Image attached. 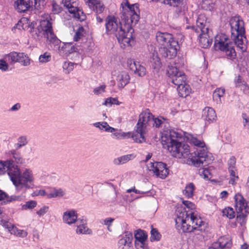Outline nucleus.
<instances>
[{
    "label": "nucleus",
    "instance_id": "f257e3e1",
    "mask_svg": "<svg viewBox=\"0 0 249 249\" xmlns=\"http://www.w3.org/2000/svg\"><path fill=\"white\" fill-rule=\"evenodd\" d=\"M121 5L124 25L114 16H108L105 19L106 32L108 34H114L119 43L124 46H129L133 39L134 30L132 26L136 25L140 19L139 4H130L128 0H124Z\"/></svg>",
    "mask_w": 249,
    "mask_h": 249
},
{
    "label": "nucleus",
    "instance_id": "f03ea898",
    "mask_svg": "<svg viewBox=\"0 0 249 249\" xmlns=\"http://www.w3.org/2000/svg\"><path fill=\"white\" fill-rule=\"evenodd\" d=\"M182 139L181 134L170 130L163 134L161 143L163 147L167 148L173 156L188 158L196 167L206 165L213 160V157L208 154L206 147L197 148L196 151L190 153L189 145L182 142Z\"/></svg>",
    "mask_w": 249,
    "mask_h": 249
},
{
    "label": "nucleus",
    "instance_id": "7ed1b4c3",
    "mask_svg": "<svg viewBox=\"0 0 249 249\" xmlns=\"http://www.w3.org/2000/svg\"><path fill=\"white\" fill-rule=\"evenodd\" d=\"M177 218L175 220L177 228L182 230V232H190L196 231L195 234L199 235L201 239L204 236L198 231L205 232L208 224L203 221L199 216L195 214L194 213H188L184 208H178L176 211Z\"/></svg>",
    "mask_w": 249,
    "mask_h": 249
},
{
    "label": "nucleus",
    "instance_id": "20e7f679",
    "mask_svg": "<svg viewBox=\"0 0 249 249\" xmlns=\"http://www.w3.org/2000/svg\"><path fill=\"white\" fill-rule=\"evenodd\" d=\"M156 38L157 42L162 46L159 49V53L162 57L171 59L176 56L179 48L178 43L174 39L172 34L157 32Z\"/></svg>",
    "mask_w": 249,
    "mask_h": 249
},
{
    "label": "nucleus",
    "instance_id": "39448f33",
    "mask_svg": "<svg viewBox=\"0 0 249 249\" xmlns=\"http://www.w3.org/2000/svg\"><path fill=\"white\" fill-rule=\"evenodd\" d=\"M11 178L14 185L18 190L22 188L26 189L31 188L34 185V177L32 171L30 169H25L22 173H20L19 169L16 165Z\"/></svg>",
    "mask_w": 249,
    "mask_h": 249
},
{
    "label": "nucleus",
    "instance_id": "423d86ee",
    "mask_svg": "<svg viewBox=\"0 0 249 249\" xmlns=\"http://www.w3.org/2000/svg\"><path fill=\"white\" fill-rule=\"evenodd\" d=\"M214 46L215 50L225 53L228 59L233 60L236 56L234 44L225 34L217 35L215 37Z\"/></svg>",
    "mask_w": 249,
    "mask_h": 249
},
{
    "label": "nucleus",
    "instance_id": "0eeeda50",
    "mask_svg": "<svg viewBox=\"0 0 249 249\" xmlns=\"http://www.w3.org/2000/svg\"><path fill=\"white\" fill-rule=\"evenodd\" d=\"M51 19L50 17L48 15L46 16L45 18H42L40 21L39 27L43 36L50 43L53 44L54 46H58L60 44L61 41L53 33Z\"/></svg>",
    "mask_w": 249,
    "mask_h": 249
},
{
    "label": "nucleus",
    "instance_id": "6e6552de",
    "mask_svg": "<svg viewBox=\"0 0 249 249\" xmlns=\"http://www.w3.org/2000/svg\"><path fill=\"white\" fill-rule=\"evenodd\" d=\"M35 23L34 22L30 23L27 18H23L16 24V28L19 30L21 28L24 30H28L34 38H39V37L43 36V34L39 26L37 28H35Z\"/></svg>",
    "mask_w": 249,
    "mask_h": 249
},
{
    "label": "nucleus",
    "instance_id": "1a4fd4ad",
    "mask_svg": "<svg viewBox=\"0 0 249 249\" xmlns=\"http://www.w3.org/2000/svg\"><path fill=\"white\" fill-rule=\"evenodd\" d=\"M152 115L153 114L148 109L140 114L139 119L136 126L138 132H146L149 128L151 127Z\"/></svg>",
    "mask_w": 249,
    "mask_h": 249
},
{
    "label": "nucleus",
    "instance_id": "9d476101",
    "mask_svg": "<svg viewBox=\"0 0 249 249\" xmlns=\"http://www.w3.org/2000/svg\"><path fill=\"white\" fill-rule=\"evenodd\" d=\"M62 3L72 14V16L80 21H84L86 18L83 11L78 8V1L77 0H62Z\"/></svg>",
    "mask_w": 249,
    "mask_h": 249
},
{
    "label": "nucleus",
    "instance_id": "9b49d317",
    "mask_svg": "<svg viewBox=\"0 0 249 249\" xmlns=\"http://www.w3.org/2000/svg\"><path fill=\"white\" fill-rule=\"evenodd\" d=\"M167 74L173 84L177 86L185 83L186 76L184 73L178 70L177 67L169 66L167 70Z\"/></svg>",
    "mask_w": 249,
    "mask_h": 249
},
{
    "label": "nucleus",
    "instance_id": "f8f14e48",
    "mask_svg": "<svg viewBox=\"0 0 249 249\" xmlns=\"http://www.w3.org/2000/svg\"><path fill=\"white\" fill-rule=\"evenodd\" d=\"M148 169L152 171L155 174L161 178H165L169 173L166 164L162 162H151L148 165Z\"/></svg>",
    "mask_w": 249,
    "mask_h": 249
},
{
    "label": "nucleus",
    "instance_id": "ddd939ff",
    "mask_svg": "<svg viewBox=\"0 0 249 249\" xmlns=\"http://www.w3.org/2000/svg\"><path fill=\"white\" fill-rule=\"evenodd\" d=\"M230 25L231 29V36H236L239 34L243 35L245 34L244 21L240 19L239 17H232L230 20Z\"/></svg>",
    "mask_w": 249,
    "mask_h": 249
},
{
    "label": "nucleus",
    "instance_id": "4468645a",
    "mask_svg": "<svg viewBox=\"0 0 249 249\" xmlns=\"http://www.w3.org/2000/svg\"><path fill=\"white\" fill-rule=\"evenodd\" d=\"M148 235L143 230L139 229L135 231V247L136 249L142 248L143 249L148 248Z\"/></svg>",
    "mask_w": 249,
    "mask_h": 249
},
{
    "label": "nucleus",
    "instance_id": "2eb2a0df",
    "mask_svg": "<svg viewBox=\"0 0 249 249\" xmlns=\"http://www.w3.org/2000/svg\"><path fill=\"white\" fill-rule=\"evenodd\" d=\"M206 17L203 14H200L198 16L196 21V27L192 26L190 28L195 31L196 32L199 33H208L209 31V25L207 23ZM187 28H190L187 27Z\"/></svg>",
    "mask_w": 249,
    "mask_h": 249
},
{
    "label": "nucleus",
    "instance_id": "dca6fc26",
    "mask_svg": "<svg viewBox=\"0 0 249 249\" xmlns=\"http://www.w3.org/2000/svg\"><path fill=\"white\" fill-rule=\"evenodd\" d=\"M16 165L12 160H8L4 161H0V175L7 173L10 179L15 170Z\"/></svg>",
    "mask_w": 249,
    "mask_h": 249
},
{
    "label": "nucleus",
    "instance_id": "f3484780",
    "mask_svg": "<svg viewBox=\"0 0 249 249\" xmlns=\"http://www.w3.org/2000/svg\"><path fill=\"white\" fill-rule=\"evenodd\" d=\"M127 65L131 71H133L135 74H137L140 76H144L146 73L145 68L141 65L139 63H136L131 59H127Z\"/></svg>",
    "mask_w": 249,
    "mask_h": 249
},
{
    "label": "nucleus",
    "instance_id": "a211bd4d",
    "mask_svg": "<svg viewBox=\"0 0 249 249\" xmlns=\"http://www.w3.org/2000/svg\"><path fill=\"white\" fill-rule=\"evenodd\" d=\"M234 206L237 212V213H239L244 210L246 212V208L247 207V203L246 200L244 198L243 196L239 194H236L234 197Z\"/></svg>",
    "mask_w": 249,
    "mask_h": 249
},
{
    "label": "nucleus",
    "instance_id": "6ab92c4d",
    "mask_svg": "<svg viewBox=\"0 0 249 249\" xmlns=\"http://www.w3.org/2000/svg\"><path fill=\"white\" fill-rule=\"evenodd\" d=\"M14 7L18 12H24L34 8L32 0H17L14 2Z\"/></svg>",
    "mask_w": 249,
    "mask_h": 249
},
{
    "label": "nucleus",
    "instance_id": "aec40b11",
    "mask_svg": "<svg viewBox=\"0 0 249 249\" xmlns=\"http://www.w3.org/2000/svg\"><path fill=\"white\" fill-rule=\"evenodd\" d=\"M216 117L214 110L210 107H206L202 113V118L204 120L206 125L213 122Z\"/></svg>",
    "mask_w": 249,
    "mask_h": 249
},
{
    "label": "nucleus",
    "instance_id": "412c9836",
    "mask_svg": "<svg viewBox=\"0 0 249 249\" xmlns=\"http://www.w3.org/2000/svg\"><path fill=\"white\" fill-rule=\"evenodd\" d=\"M232 243L231 240L226 237L219 238L217 242H214L208 249H230L231 247Z\"/></svg>",
    "mask_w": 249,
    "mask_h": 249
},
{
    "label": "nucleus",
    "instance_id": "4be33fe9",
    "mask_svg": "<svg viewBox=\"0 0 249 249\" xmlns=\"http://www.w3.org/2000/svg\"><path fill=\"white\" fill-rule=\"evenodd\" d=\"M85 2L97 14H101L105 10L104 4L99 0H85Z\"/></svg>",
    "mask_w": 249,
    "mask_h": 249
},
{
    "label": "nucleus",
    "instance_id": "5701e85b",
    "mask_svg": "<svg viewBox=\"0 0 249 249\" xmlns=\"http://www.w3.org/2000/svg\"><path fill=\"white\" fill-rule=\"evenodd\" d=\"M62 49H64L66 53L69 54L76 53V55L79 57V54L81 53L80 51H83V48L80 46L78 45L77 44L73 45L72 43H66L64 44L62 47Z\"/></svg>",
    "mask_w": 249,
    "mask_h": 249
},
{
    "label": "nucleus",
    "instance_id": "b1692460",
    "mask_svg": "<svg viewBox=\"0 0 249 249\" xmlns=\"http://www.w3.org/2000/svg\"><path fill=\"white\" fill-rule=\"evenodd\" d=\"M125 236L118 241V246L119 248L123 249L124 247L130 248L132 245V241L133 240V234L130 231H126L124 232Z\"/></svg>",
    "mask_w": 249,
    "mask_h": 249
},
{
    "label": "nucleus",
    "instance_id": "393cba45",
    "mask_svg": "<svg viewBox=\"0 0 249 249\" xmlns=\"http://www.w3.org/2000/svg\"><path fill=\"white\" fill-rule=\"evenodd\" d=\"M77 215L74 210L68 211L64 213L63 221L67 224L71 225L77 222Z\"/></svg>",
    "mask_w": 249,
    "mask_h": 249
},
{
    "label": "nucleus",
    "instance_id": "a878e982",
    "mask_svg": "<svg viewBox=\"0 0 249 249\" xmlns=\"http://www.w3.org/2000/svg\"><path fill=\"white\" fill-rule=\"evenodd\" d=\"M236 36H231V37L232 40L234 41V44L236 45L237 47L241 49L242 52H245L246 51V37L245 34Z\"/></svg>",
    "mask_w": 249,
    "mask_h": 249
},
{
    "label": "nucleus",
    "instance_id": "bb28decb",
    "mask_svg": "<svg viewBox=\"0 0 249 249\" xmlns=\"http://www.w3.org/2000/svg\"><path fill=\"white\" fill-rule=\"evenodd\" d=\"M209 32L208 33H201L199 36V43L202 48H207L211 46L213 39L209 36Z\"/></svg>",
    "mask_w": 249,
    "mask_h": 249
},
{
    "label": "nucleus",
    "instance_id": "cd10ccee",
    "mask_svg": "<svg viewBox=\"0 0 249 249\" xmlns=\"http://www.w3.org/2000/svg\"><path fill=\"white\" fill-rule=\"evenodd\" d=\"M129 76L126 71L119 72L117 76V81L119 83V87L123 89L129 81Z\"/></svg>",
    "mask_w": 249,
    "mask_h": 249
},
{
    "label": "nucleus",
    "instance_id": "c85d7f7f",
    "mask_svg": "<svg viewBox=\"0 0 249 249\" xmlns=\"http://www.w3.org/2000/svg\"><path fill=\"white\" fill-rule=\"evenodd\" d=\"M23 56V53H17L12 52L8 54H6L4 58L6 61L10 64H14L17 62H19L21 57Z\"/></svg>",
    "mask_w": 249,
    "mask_h": 249
},
{
    "label": "nucleus",
    "instance_id": "c756f323",
    "mask_svg": "<svg viewBox=\"0 0 249 249\" xmlns=\"http://www.w3.org/2000/svg\"><path fill=\"white\" fill-rule=\"evenodd\" d=\"M151 123V127H155L156 128L162 127L163 126L166 127L168 125L167 120L163 117H155L153 115H152Z\"/></svg>",
    "mask_w": 249,
    "mask_h": 249
},
{
    "label": "nucleus",
    "instance_id": "7c9ffc66",
    "mask_svg": "<svg viewBox=\"0 0 249 249\" xmlns=\"http://www.w3.org/2000/svg\"><path fill=\"white\" fill-rule=\"evenodd\" d=\"M135 158V156L133 154L124 155L115 159L113 160V163L117 165L123 164Z\"/></svg>",
    "mask_w": 249,
    "mask_h": 249
},
{
    "label": "nucleus",
    "instance_id": "2f4dec72",
    "mask_svg": "<svg viewBox=\"0 0 249 249\" xmlns=\"http://www.w3.org/2000/svg\"><path fill=\"white\" fill-rule=\"evenodd\" d=\"M196 189L193 183H189L186 185L185 189L183 191L184 196L187 198H191L194 196V192Z\"/></svg>",
    "mask_w": 249,
    "mask_h": 249
},
{
    "label": "nucleus",
    "instance_id": "473e14b6",
    "mask_svg": "<svg viewBox=\"0 0 249 249\" xmlns=\"http://www.w3.org/2000/svg\"><path fill=\"white\" fill-rule=\"evenodd\" d=\"M93 126L99 128L101 130H105L107 132H112L115 130V129L110 126L108 124L105 122H97L93 124Z\"/></svg>",
    "mask_w": 249,
    "mask_h": 249
},
{
    "label": "nucleus",
    "instance_id": "72a5a7b5",
    "mask_svg": "<svg viewBox=\"0 0 249 249\" xmlns=\"http://www.w3.org/2000/svg\"><path fill=\"white\" fill-rule=\"evenodd\" d=\"M146 133V132H142V133L140 132H138L137 129L136 130V132L131 133L130 137L133 138V140L138 143H142L145 142V139L144 136V134Z\"/></svg>",
    "mask_w": 249,
    "mask_h": 249
},
{
    "label": "nucleus",
    "instance_id": "f704fd0d",
    "mask_svg": "<svg viewBox=\"0 0 249 249\" xmlns=\"http://www.w3.org/2000/svg\"><path fill=\"white\" fill-rule=\"evenodd\" d=\"M85 221L84 220H81L79 222V220H77L76 224H77V229L76 231L77 233L79 234H85V233H89L88 232V228L87 227L85 226Z\"/></svg>",
    "mask_w": 249,
    "mask_h": 249
},
{
    "label": "nucleus",
    "instance_id": "c9c22d12",
    "mask_svg": "<svg viewBox=\"0 0 249 249\" xmlns=\"http://www.w3.org/2000/svg\"><path fill=\"white\" fill-rule=\"evenodd\" d=\"M9 153L17 164L25 163V160L23 158L20 152L17 151L16 150H11Z\"/></svg>",
    "mask_w": 249,
    "mask_h": 249
},
{
    "label": "nucleus",
    "instance_id": "e433bc0d",
    "mask_svg": "<svg viewBox=\"0 0 249 249\" xmlns=\"http://www.w3.org/2000/svg\"><path fill=\"white\" fill-rule=\"evenodd\" d=\"M0 224L5 228L8 229L11 234L16 235L17 232V230H18V228L17 227H14L10 223H9L6 220L3 219L0 220Z\"/></svg>",
    "mask_w": 249,
    "mask_h": 249
},
{
    "label": "nucleus",
    "instance_id": "4c0bfd02",
    "mask_svg": "<svg viewBox=\"0 0 249 249\" xmlns=\"http://www.w3.org/2000/svg\"><path fill=\"white\" fill-rule=\"evenodd\" d=\"M225 93V89H216L213 93V99L217 103L221 101V97H222Z\"/></svg>",
    "mask_w": 249,
    "mask_h": 249
},
{
    "label": "nucleus",
    "instance_id": "58836bf2",
    "mask_svg": "<svg viewBox=\"0 0 249 249\" xmlns=\"http://www.w3.org/2000/svg\"><path fill=\"white\" fill-rule=\"evenodd\" d=\"M152 67L156 72H158L161 68V63L160 58L156 55H153L152 60L151 61Z\"/></svg>",
    "mask_w": 249,
    "mask_h": 249
},
{
    "label": "nucleus",
    "instance_id": "ea45409f",
    "mask_svg": "<svg viewBox=\"0 0 249 249\" xmlns=\"http://www.w3.org/2000/svg\"><path fill=\"white\" fill-rule=\"evenodd\" d=\"M189 87V85L186 84L185 83L177 86V90L179 94H181V96H183L184 95L186 96L190 92Z\"/></svg>",
    "mask_w": 249,
    "mask_h": 249
},
{
    "label": "nucleus",
    "instance_id": "a19ab883",
    "mask_svg": "<svg viewBox=\"0 0 249 249\" xmlns=\"http://www.w3.org/2000/svg\"><path fill=\"white\" fill-rule=\"evenodd\" d=\"M65 192L62 189H54L48 195V198H51L53 197H61L64 196Z\"/></svg>",
    "mask_w": 249,
    "mask_h": 249
},
{
    "label": "nucleus",
    "instance_id": "79ce46f5",
    "mask_svg": "<svg viewBox=\"0 0 249 249\" xmlns=\"http://www.w3.org/2000/svg\"><path fill=\"white\" fill-rule=\"evenodd\" d=\"M152 229L151 230V236H150V241L151 242L155 241H159L161 238V234L158 231L157 229H155L153 228V226H151Z\"/></svg>",
    "mask_w": 249,
    "mask_h": 249
},
{
    "label": "nucleus",
    "instance_id": "37998d69",
    "mask_svg": "<svg viewBox=\"0 0 249 249\" xmlns=\"http://www.w3.org/2000/svg\"><path fill=\"white\" fill-rule=\"evenodd\" d=\"M33 7L38 11H41L46 4L45 0H32Z\"/></svg>",
    "mask_w": 249,
    "mask_h": 249
},
{
    "label": "nucleus",
    "instance_id": "c03bdc74",
    "mask_svg": "<svg viewBox=\"0 0 249 249\" xmlns=\"http://www.w3.org/2000/svg\"><path fill=\"white\" fill-rule=\"evenodd\" d=\"M76 64L71 62L66 61L63 65V69L65 73L69 74L74 69V66Z\"/></svg>",
    "mask_w": 249,
    "mask_h": 249
},
{
    "label": "nucleus",
    "instance_id": "a18cd8bd",
    "mask_svg": "<svg viewBox=\"0 0 249 249\" xmlns=\"http://www.w3.org/2000/svg\"><path fill=\"white\" fill-rule=\"evenodd\" d=\"M131 136V132L127 133H120L116 132L112 134V137L113 139H123L127 138H130Z\"/></svg>",
    "mask_w": 249,
    "mask_h": 249
},
{
    "label": "nucleus",
    "instance_id": "49530a36",
    "mask_svg": "<svg viewBox=\"0 0 249 249\" xmlns=\"http://www.w3.org/2000/svg\"><path fill=\"white\" fill-rule=\"evenodd\" d=\"M223 215L227 216L229 219H232L235 216V213L232 208L228 207L223 210Z\"/></svg>",
    "mask_w": 249,
    "mask_h": 249
},
{
    "label": "nucleus",
    "instance_id": "de8ad7c7",
    "mask_svg": "<svg viewBox=\"0 0 249 249\" xmlns=\"http://www.w3.org/2000/svg\"><path fill=\"white\" fill-rule=\"evenodd\" d=\"M51 55L50 53L46 52L39 57V61L40 63H47L50 61Z\"/></svg>",
    "mask_w": 249,
    "mask_h": 249
},
{
    "label": "nucleus",
    "instance_id": "09e8293b",
    "mask_svg": "<svg viewBox=\"0 0 249 249\" xmlns=\"http://www.w3.org/2000/svg\"><path fill=\"white\" fill-rule=\"evenodd\" d=\"M84 29L83 27H79L76 32L74 37L73 39L75 41H77L79 39L81 38L84 36Z\"/></svg>",
    "mask_w": 249,
    "mask_h": 249
},
{
    "label": "nucleus",
    "instance_id": "8fccbe9b",
    "mask_svg": "<svg viewBox=\"0 0 249 249\" xmlns=\"http://www.w3.org/2000/svg\"><path fill=\"white\" fill-rule=\"evenodd\" d=\"M200 175L205 179H209L211 178V173L209 168H203L199 170Z\"/></svg>",
    "mask_w": 249,
    "mask_h": 249
},
{
    "label": "nucleus",
    "instance_id": "3c124183",
    "mask_svg": "<svg viewBox=\"0 0 249 249\" xmlns=\"http://www.w3.org/2000/svg\"><path fill=\"white\" fill-rule=\"evenodd\" d=\"M247 214L241 212L239 213H237L236 220L241 225L246 222V217Z\"/></svg>",
    "mask_w": 249,
    "mask_h": 249
},
{
    "label": "nucleus",
    "instance_id": "603ef678",
    "mask_svg": "<svg viewBox=\"0 0 249 249\" xmlns=\"http://www.w3.org/2000/svg\"><path fill=\"white\" fill-rule=\"evenodd\" d=\"M37 205V202L34 200L27 201L26 203L22 206L24 209H31L35 208Z\"/></svg>",
    "mask_w": 249,
    "mask_h": 249
},
{
    "label": "nucleus",
    "instance_id": "864d4df0",
    "mask_svg": "<svg viewBox=\"0 0 249 249\" xmlns=\"http://www.w3.org/2000/svg\"><path fill=\"white\" fill-rule=\"evenodd\" d=\"M19 63H21L24 66H28L30 64V59L26 54L23 53V56L21 57Z\"/></svg>",
    "mask_w": 249,
    "mask_h": 249
},
{
    "label": "nucleus",
    "instance_id": "5fc2aeb1",
    "mask_svg": "<svg viewBox=\"0 0 249 249\" xmlns=\"http://www.w3.org/2000/svg\"><path fill=\"white\" fill-rule=\"evenodd\" d=\"M182 0H163V2L164 4H168L170 6H178L181 2Z\"/></svg>",
    "mask_w": 249,
    "mask_h": 249
},
{
    "label": "nucleus",
    "instance_id": "6e6d98bb",
    "mask_svg": "<svg viewBox=\"0 0 249 249\" xmlns=\"http://www.w3.org/2000/svg\"><path fill=\"white\" fill-rule=\"evenodd\" d=\"M187 11V7L185 5H183L179 7L177 6V8L176 10V12L178 16H181L185 15Z\"/></svg>",
    "mask_w": 249,
    "mask_h": 249
},
{
    "label": "nucleus",
    "instance_id": "4d7b16f0",
    "mask_svg": "<svg viewBox=\"0 0 249 249\" xmlns=\"http://www.w3.org/2000/svg\"><path fill=\"white\" fill-rule=\"evenodd\" d=\"M191 142L196 146L197 148L199 147H205V143L201 141L200 140H198L196 138H193L191 140Z\"/></svg>",
    "mask_w": 249,
    "mask_h": 249
},
{
    "label": "nucleus",
    "instance_id": "13d9d810",
    "mask_svg": "<svg viewBox=\"0 0 249 249\" xmlns=\"http://www.w3.org/2000/svg\"><path fill=\"white\" fill-rule=\"evenodd\" d=\"M21 199V197L19 196H9L7 195V197H6V200L3 201L4 203L6 202H11L15 201H18Z\"/></svg>",
    "mask_w": 249,
    "mask_h": 249
},
{
    "label": "nucleus",
    "instance_id": "bf43d9fd",
    "mask_svg": "<svg viewBox=\"0 0 249 249\" xmlns=\"http://www.w3.org/2000/svg\"><path fill=\"white\" fill-rule=\"evenodd\" d=\"M49 210V207L48 206H43L38 211L36 212V214L39 216H42L46 213Z\"/></svg>",
    "mask_w": 249,
    "mask_h": 249
},
{
    "label": "nucleus",
    "instance_id": "052dcab7",
    "mask_svg": "<svg viewBox=\"0 0 249 249\" xmlns=\"http://www.w3.org/2000/svg\"><path fill=\"white\" fill-rule=\"evenodd\" d=\"M117 102L118 101L116 99L109 97L107 98L103 104L107 106H110L113 104H116Z\"/></svg>",
    "mask_w": 249,
    "mask_h": 249
},
{
    "label": "nucleus",
    "instance_id": "680f3d73",
    "mask_svg": "<svg viewBox=\"0 0 249 249\" xmlns=\"http://www.w3.org/2000/svg\"><path fill=\"white\" fill-rule=\"evenodd\" d=\"M106 87L105 85H102L98 87L95 88L93 91L95 94L98 95L101 94L105 91V89Z\"/></svg>",
    "mask_w": 249,
    "mask_h": 249
},
{
    "label": "nucleus",
    "instance_id": "e2e57ef3",
    "mask_svg": "<svg viewBox=\"0 0 249 249\" xmlns=\"http://www.w3.org/2000/svg\"><path fill=\"white\" fill-rule=\"evenodd\" d=\"M236 158L234 156L230 158L228 161V169L234 168L236 164Z\"/></svg>",
    "mask_w": 249,
    "mask_h": 249
},
{
    "label": "nucleus",
    "instance_id": "0e129e2a",
    "mask_svg": "<svg viewBox=\"0 0 249 249\" xmlns=\"http://www.w3.org/2000/svg\"><path fill=\"white\" fill-rule=\"evenodd\" d=\"M234 83L236 87H239L241 85L245 84L246 83L242 80V77L238 75L235 78Z\"/></svg>",
    "mask_w": 249,
    "mask_h": 249
},
{
    "label": "nucleus",
    "instance_id": "69168bd1",
    "mask_svg": "<svg viewBox=\"0 0 249 249\" xmlns=\"http://www.w3.org/2000/svg\"><path fill=\"white\" fill-rule=\"evenodd\" d=\"M18 142L22 146L26 145L28 143L27 138L26 136H22L18 139Z\"/></svg>",
    "mask_w": 249,
    "mask_h": 249
},
{
    "label": "nucleus",
    "instance_id": "338daca9",
    "mask_svg": "<svg viewBox=\"0 0 249 249\" xmlns=\"http://www.w3.org/2000/svg\"><path fill=\"white\" fill-rule=\"evenodd\" d=\"M6 61L2 59L0 60V70L2 71H6L8 69L9 66Z\"/></svg>",
    "mask_w": 249,
    "mask_h": 249
},
{
    "label": "nucleus",
    "instance_id": "774afa93",
    "mask_svg": "<svg viewBox=\"0 0 249 249\" xmlns=\"http://www.w3.org/2000/svg\"><path fill=\"white\" fill-rule=\"evenodd\" d=\"M17 231V232L16 236H18L19 237L24 238L26 237L28 234L27 232L23 230H19L18 229Z\"/></svg>",
    "mask_w": 249,
    "mask_h": 249
}]
</instances>
